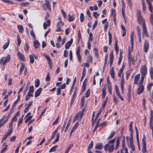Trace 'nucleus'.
<instances>
[{
  "label": "nucleus",
  "instance_id": "603ef678",
  "mask_svg": "<svg viewBox=\"0 0 153 153\" xmlns=\"http://www.w3.org/2000/svg\"><path fill=\"white\" fill-rule=\"evenodd\" d=\"M84 101H85V97L84 96H83L80 102V107H82L84 105Z\"/></svg>",
  "mask_w": 153,
  "mask_h": 153
},
{
  "label": "nucleus",
  "instance_id": "9b49d317",
  "mask_svg": "<svg viewBox=\"0 0 153 153\" xmlns=\"http://www.w3.org/2000/svg\"><path fill=\"white\" fill-rule=\"evenodd\" d=\"M84 108H83L81 111L77 113V120L80 121L82 119L84 115Z\"/></svg>",
  "mask_w": 153,
  "mask_h": 153
},
{
  "label": "nucleus",
  "instance_id": "c85d7f7f",
  "mask_svg": "<svg viewBox=\"0 0 153 153\" xmlns=\"http://www.w3.org/2000/svg\"><path fill=\"white\" fill-rule=\"evenodd\" d=\"M29 46L28 42H26L24 47V49L26 53H28L29 50Z\"/></svg>",
  "mask_w": 153,
  "mask_h": 153
},
{
  "label": "nucleus",
  "instance_id": "dca6fc26",
  "mask_svg": "<svg viewBox=\"0 0 153 153\" xmlns=\"http://www.w3.org/2000/svg\"><path fill=\"white\" fill-rule=\"evenodd\" d=\"M13 123H9L7 134H11L12 133L13 131Z\"/></svg>",
  "mask_w": 153,
  "mask_h": 153
},
{
  "label": "nucleus",
  "instance_id": "58836bf2",
  "mask_svg": "<svg viewBox=\"0 0 153 153\" xmlns=\"http://www.w3.org/2000/svg\"><path fill=\"white\" fill-rule=\"evenodd\" d=\"M6 116H3L0 119V124H2L3 126V124L6 122H5L6 120Z\"/></svg>",
  "mask_w": 153,
  "mask_h": 153
},
{
  "label": "nucleus",
  "instance_id": "a18cd8bd",
  "mask_svg": "<svg viewBox=\"0 0 153 153\" xmlns=\"http://www.w3.org/2000/svg\"><path fill=\"white\" fill-rule=\"evenodd\" d=\"M114 89L117 96L120 94V92L118 88V86L117 85H114Z\"/></svg>",
  "mask_w": 153,
  "mask_h": 153
},
{
  "label": "nucleus",
  "instance_id": "052dcab7",
  "mask_svg": "<svg viewBox=\"0 0 153 153\" xmlns=\"http://www.w3.org/2000/svg\"><path fill=\"white\" fill-rule=\"evenodd\" d=\"M40 85V80L39 79H36L35 81V87L36 88L38 87Z\"/></svg>",
  "mask_w": 153,
  "mask_h": 153
},
{
  "label": "nucleus",
  "instance_id": "0e129e2a",
  "mask_svg": "<svg viewBox=\"0 0 153 153\" xmlns=\"http://www.w3.org/2000/svg\"><path fill=\"white\" fill-rule=\"evenodd\" d=\"M107 123L106 121H103L99 125V126L105 127L107 125Z\"/></svg>",
  "mask_w": 153,
  "mask_h": 153
},
{
  "label": "nucleus",
  "instance_id": "5fc2aeb1",
  "mask_svg": "<svg viewBox=\"0 0 153 153\" xmlns=\"http://www.w3.org/2000/svg\"><path fill=\"white\" fill-rule=\"evenodd\" d=\"M150 75V78L152 79H153V68L151 67L149 70Z\"/></svg>",
  "mask_w": 153,
  "mask_h": 153
},
{
  "label": "nucleus",
  "instance_id": "39448f33",
  "mask_svg": "<svg viewBox=\"0 0 153 153\" xmlns=\"http://www.w3.org/2000/svg\"><path fill=\"white\" fill-rule=\"evenodd\" d=\"M45 3L43 4H42V7L45 10H48L51 12V9L49 1L48 0H45Z\"/></svg>",
  "mask_w": 153,
  "mask_h": 153
},
{
  "label": "nucleus",
  "instance_id": "13d9d810",
  "mask_svg": "<svg viewBox=\"0 0 153 153\" xmlns=\"http://www.w3.org/2000/svg\"><path fill=\"white\" fill-rule=\"evenodd\" d=\"M145 77V76H141L140 79V81H139V84L138 85H142V84L143 83Z\"/></svg>",
  "mask_w": 153,
  "mask_h": 153
},
{
  "label": "nucleus",
  "instance_id": "37998d69",
  "mask_svg": "<svg viewBox=\"0 0 153 153\" xmlns=\"http://www.w3.org/2000/svg\"><path fill=\"white\" fill-rule=\"evenodd\" d=\"M142 2V9L143 11L145 12L146 10V6L144 0H141Z\"/></svg>",
  "mask_w": 153,
  "mask_h": 153
},
{
  "label": "nucleus",
  "instance_id": "423d86ee",
  "mask_svg": "<svg viewBox=\"0 0 153 153\" xmlns=\"http://www.w3.org/2000/svg\"><path fill=\"white\" fill-rule=\"evenodd\" d=\"M140 71L141 76H145L147 74V68L145 65H143L141 66Z\"/></svg>",
  "mask_w": 153,
  "mask_h": 153
},
{
  "label": "nucleus",
  "instance_id": "2eb2a0df",
  "mask_svg": "<svg viewBox=\"0 0 153 153\" xmlns=\"http://www.w3.org/2000/svg\"><path fill=\"white\" fill-rule=\"evenodd\" d=\"M111 16H113V20L114 23L116 24V13L115 10L113 9H111Z\"/></svg>",
  "mask_w": 153,
  "mask_h": 153
},
{
  "label": "nucleus",
  "instance_id": "3c124183",
  "mask_svg": "<svg viewBox=\"0 0 153 153\" xmlns=\"http://www.w3.org/2000/svg\"><path fill=\"white\" fill-rule=\"evenodd\" d=\"M74 18L73 16H71V14H69L68 15V20L69 22H72L74 20Z\"/></svg>",
  "mask_w": 153,
  "mask_h": 153
},
{
  "label": "nucleus",
  "instance_id": "680f3d73",
  "mask_svg": "<svg viewBox=\"0 0 153 153\" xmlns=\"http://www.w3.org/2000/svg\"><path fill=\"white\" fill-rule=\"evenodd\" d=\"M71 120L70 119H69L68 121V123H67V124L66 126V127L65 128V132H66L68 129V128L69 127V126H70V124H71Z\"/></svg>",
  "mask_w": 153,
  "mask_h": 153
},
{
  "label": "nucleus",
  "instance_id": "6ab92c4d",
  "mask_svg": "<svg viewBox=\"0 0 153 153\" xmlns=\"http://www.w3.org/2000/svg\"><path fill=\"white\" fill-rule=\"evenodd\" d=\"M148 4L149 5V10L150 12L152 13L151 14H153V8L152 5V4L151 3V2L153 1H151V0H146Z\"/></svg>",
  "mask_w": 153,
  "mask_h": 153
},
{
  "label": "nucleus",
  "instance_id": "79ce46f5",
  "mask_svg": "<svg viewBox=\"0 0 153 153\" xmlns=\"http://www.w3.org/2000/svg\"><path fill=\"white\" fill-rule=\"evenodd\" d=\"M20 95H18L17 97V99L14 102L13 105V107H14L16 105L17 102L20 100Z\"/></svg>",
  "mask_w": 153,
  "mask_h": 153
},
{
  "label": "nucleus",
  "instance_id": "09e8293b",
  "mask_svg": "<svg viewBox=\"0 0 153 153\" xmlns=\"http://www.w3.org/2000/svg\"><path fill=\"white\" fill-rule=\"evenodd\" d=\"M94 54L95 56L98 58L99 57L98 52L97 49L96 48H94Z\"/></svg>",
  "mask_w": 153,
  "mask_h": 153
},
{
  "label": "nucleus",
  "instance_id": "20e7f679",
  "mask_svg": "<svg viewBox=\"0 0 153 153\" xmlns=\"http://www.w3.org/2000/svg\"><path fill=\"white\" fill-rule=\"evenodd\" d=\"M149 128L150 129L152 130V133L153 134V111L152 109L150 110Z\"/></svg>",
  "mask_w": 153,
  "mask_h": 153
},
{
  "label": "nucleus",
  "instance_id": "2f4dec72",
  "mask_svg": "<svg viewBox=\"0 0 153 153\" xmlns=\"http://www.w3.org/2000/svg\"><path fill=\"white\" fill-rule=\"evenodd\" d=\"M124 80L122 78L120 82V88L122 91V93L123 94L124 91Z\"/></svg>",
  "mask_w": 153,
  "mask_h": 153
},
{
  "label": "nucleus",
  "instance_id": "bb28decb",
  "mask_svg": "<svg viewBox=\"0 0 153 153\" xmlns=\"http://www.w3.org/2000/svg\"><path fill=\"white\" fill-rule=\"evenodd\" d=\"M140 76V74H137L134 77V83L135 84L137 85L138 83V82L139 80Z\"/></svg>",
  "mask_w": 153,
  "mask_h": 153
},
{
  "label": "nucleus",
  "instance_id": "1a4fd4ad",
  "mask_svg": "<svg viewBox=\"0 0 153 153\" xmlns=\"http://www.w3.org/2000/svg\"><path fill=\"white\" fill-rule=\"evenodd\" d=\"M149 45L148 41L147 39H145L143 45V50L145 53H147L148 51Z\"/></svg>",
  "mask_w": 153,
  "mask_h": 153
},
{
  "label": "nucleus",
  "instance_id": "6e6d98bb",
  "mask_svg": "<svg viewBox=\"0 0 153 153\" xmlns=\"http://www.w3.org/2000/svg\"><path fill=\"white\" fill-rule=\"evenodd\" d=\"M130 39V44L131 46L133 47L134 41V34L133 33L131 34Z\"/></svg>",
  "mask_w": 153,
  "mask_h": 153
},
{
  "label": "nucleus",
  "instance_id": "338daca9",
  "mask_svg": "<svg viewBox=\"0 0 153 153\" xmlns=\"http://www.w3.org/2000/svg\"><path fill=\"white\" fill-rule=\"evenodd\" d=\"M93 34L91 32L89 33V38L88 41H89V42L90 41H92L93 40Z\"/></svg>",
  "mask_w": 153,
  "mask_h": 153
},
{
  "label": "nucleus",
  "instance_id": "9d476101",
  "mask_svg": "<svg viewBox=\"0 0 153 153\" xmlns=\"http://www.w3.org/2000/svg\"><path fill=\"white\" fill-rule=\"evenodd\" d=\"M142 37L143 38V36H145L147 37H149V35L147 32L146 26V25L142 26Z\"/></svg>",
  "mask_w": 153,
  "mask_h": 153
},
{
  "label": "nucleus",
  "instance_id": "f257e3e1",
  "mask_svg": "<svg viewBox=\"0 0 153 153\" xmlns=\"http://www.w3.org/2000/svg\"><path fill=\"white\" fill-rule=\"evenodd\" d=\"M11 59L10 56L8 54L5 57L3 56L0 59V64H1L3 67L2 68V71L4 70L5 67L4 66L7 63L10 62Z\"/></svg>",
  "mask_w": 153,
  "mask_h": 153
},
{
  "label": "nucleus",
  "instance_id": "f03ea898",
  "mask_svg": "<svg viewBox=\"0 0 153 153\" xmlns=\"http://www.w3.org/2000/svg\"><path fill=\"white\" fill-rule=\"evenodd\" d=\"M133 134H131V137H126V140L128 147H130L132 151H134L135 150V147L133 143V139L132 138Z\"/></svg>",
  "mask_w": 153,
  "mask_h": 153
},
{
  "label": "nucleus",
  "instance_id": "ea45409f",
  "mask_svg": "<svg viewBox=\"0 0 153 153\" xmlns=\"http://www.w3.org/2000/svg\"><path fill=\"white\" fill-rule=\"evenodd\" d=\"M34 91V87L33 85L30 86L27 92V93H33Z\"/></svg>",
  "mask_w": 153,
  "mask_h": 153
},
{
  "label": "nucleus",
  "instance_id": "ddd939ff",
  "mask_svg": "<svg viewBox=\"0 0 153 153\" xmlns=\"http://www.w3.org/2000/svg\"><path fill=\"white\" fill-rule=\"evenodd\" d=\"M44 56L48 61V64L49 66V68L51 69H52V62L50 57L47 55H44Z\"/></svg>",
  "mask_w": 153,
  "mask_h": 153
},
{
  "label": "nucleus",
  "instance_id": "4c0bfd02",
  "mask_svg": "<svg viewBox=\"0 0 153 153\" xmlns=\"http://www.w3.org/2000/svg\"><path fill=\"white\" fill-rule=\"evenodd\" d=\"M76 77H75L74 78V81H73V84H72V85L71 87V88L70 90V94H71L72 93V90L73 89V88L74 86V85H75V83L76 82Z\"/></svg>",
  "mask_w": 153,
  "mask_h": 153
},
{
  "label": "nucleus",
  "instance_id": "864d4df0",
  "mask_svg": "<svg viewBox=\"0 0 153 153\" xmlns=\"http://www.w3.org/2000/svg\"><path fill=\"white\" fill-rule=\"evenodd\" d=\"M25 67V64L23 63H22L21 67L19 70V73L20 74H21L22 73V72L24 71Z\"/></svg>",
  "mask_w": 153,
  "mask_h": 153
},
{
  "label": "nucleus",
  "instance_id": "bf43d9fd",
  "mask_svg": "<svg viewBox=\"0 0 153 153\" xmlns=\"http://www.w3.org/2000/svg\"><path fill=\"white\" fill-rule=\"evenodd\" d=\"M10 43L9 40H8V42L5 43L3 46V48L4 49H6L8 47Z\"/></svg>",
  "mask_w": 153,
  "mask_h": 153
},
{
  "label": "nucleus",
  "instance_id": "7ed1b4c3",
  "mask_svg": "<svg viewBox=\"0 0 153 153\" xmlns=\"http://www.w3.org/2000/svg\"><path fill=\"white\" fill-rule=\"evenodd\" d=\"M104 149L105 151H108L110 153L112 152L114 149V145L113 144L107 143L104 146Z\"/></svg>",
  "mask_w": 153,
  "mask_h": 153
},
{
  "label": "nucleus",
  "instance_id": "f704fd0d",
  "mask_svg": "<svg viewBox=\"0 0 153 153\" xmlns=\"http://www.w3.org/2000/svg\"><path fill=\"white\" fill-rule=\"evenodd\" d=\"M34 47L35 48H38L39 47L40 44L37 40H35L33 42Z\"/></svg>",
  "mask_w": 153,
  "mask_h": 153
},
{
  "label": "nucleus",
  "instance_id": "774afa93",
  "mask_svg": "<svg viewBox=\"0 0 153 153\" xmlns=\"http://www.w3.org/2000/svg\"><path fill=\"white\" fill-rule=\"evenodd\" d=\"M146 100H145V98H143L142 102V105L144 108V110H145L146 108Z\"/></svg>",
  "mask_w": 153,
  "mask_h": 153
},
{
  "label": "nucleus",
  "instance_id": "412c9836",
  "mask_svg": "<svg viewBox=\"0 0 153 153\" xmlns=\"http://www.w3.org/2000/svg\"><path fill=\"white\" fill-rule=\"evenodd\" d=\"M128 61L129 64H131V62L133 65L135 64L134 57H133L131 55L128 56Z\"/></svg>",
  "mask_w": 153,
  "mask_h": 153
},
{
  "label": "nucleus",
  "instance_id": "4be33fe9",
  "mask_svg": "<svg viewBox=\"0 0 153 153\" xmlns=\"http://www.w3.org/2000/svg\"><path fill=\"white\" fill-rule=\"evenodd\" d=\"M17 55L20 60L23 62L25 61V57L24 56L22 53L19 52H18Z\"/></svg>",
  "mask_w": 153,
  "mask_h": 153
},
{
  "label": "nucleus",
  "instance_id": "0eeeda50",
  "mask_svg": "<svg viewBox=\"0 0 153 153\" xmlns=\"http://www.w3.org/2000/svg\"><path fill=\"white\" fill-rule=\"evenodd\" d=\"M131 84L129 85L128 89V92L127 94V100L128 102L129 103L131 101Z\"/></svg>",
  "mask_w": 153,
  "mask_h": 153
},
{
  "label": "nucleus",
  "instance_id": "69168bd1",
  "mask_svg": "<svg viewBox=\"0 0 153 153\" xmlns=\"http://www.w3.org/2000/svg\"><path fill=\"white\" fill-rule=\"evenodd\" d=\"M153 85V84L152 83H150L148 84L147 85V90L148 91H149L151 90V87Z\"/></svg>",
  "mask_w": 153,
  "mask_h": 153
},
{
  "label": "nucleus",
  "instance_id": "cd10ccee",
  "mask_svg": "<svg viewBox=\"0 0 153 153\" xmlns=\"http://www.w3.org/2000/svg\"><path fill=\"white\" fill-rule=\"evenodd\" d=\"M103 147V145L102 143H97L96 144L95 149L100 150L102 149Z\"/></svg>",
  "mask_w": 153,
  "mask_h": 153
},
{
  "label": "nucleus",
  "instance_id": "de8ad7c7",
  "mask_svg": "<svg viewBox=\"0 0 153 153\" xmlns=\"http://www.w3.org/2000/svg\"><path fill=\"white\" fill-rule=\"evenodd\" d=\"M57 147V145H55L53 146L50 149L49 151V152H55Z\"/></svg>",
  "mask_w": 153,
  "mask_h": 153
},
{
  "label": "nucleus",
  "instance_id": "8fccbe9b",
  "mask_svg": "<svg viewBox=\"0 0 153 153\" xmlns=\"http://www.w3.org/2000/svg\"><path fill=\"white\" fill-rule=\"evenodd\" d=\"M29 57L30 59V62L31 64H33L34 62V59L33 54L32 55L30 54L29 55Z\"/></svg>",
  "mask_w": 153,
  "mask_h": 153
},
{
  "label": "nucleus",
  "instance_id": "7c9ffc66",
  "mask_svg": "<svg viewBox=\"0 0 153 153\" xmlns=\"http://www.w3.org/2000/svg\"><path fill=\"white\" fill-rule=\"evenodd\" d=\"M110 74L111 75L112 77V78L114 79V80L115 81L116 80V79H114L115 78V73L114 71V70L113 67H112L111 68V69L110 71Z\"/></svg>",
  "mask_w": 153,
  "mask_h": 153
},
{
  "label": "nucleus",
  "instance_id": "72a5a7b5",
  "mask_svg": "<svg viewBox=\"0 0 153 153\" xmlns=\"http://www.w3.org/2000/svg\"><path fill=\"white\" fill-rule=\"evenodd\" d=\"M106 87L105 86L102 89V99H104L106 94Z\"/></svg>",
  "mask_w": 153,
  "mask_h": 153
},
{
  "label": "nucleus",
  "instance_id": "5701e85b",
  "mask_svg": "<svg viewBox=\"0 0 153 153\" xmlns=\"http://www.w3.org/2000/svg\"><path fill=\"white\" fill-rule=\"evenodd\" d=\"M142 149V151L143 153H147L146 151V142L143 140V139Z\"/></svg>",
  "mask_w": 153,
  "mask_h": 153
},
{
  "label": "nucleus",
  "instance_id": "e2e57ef3",
  "mask_svg": "<svg viewBox=\"0 0 153 153\" xmlns=\"http://www.w3.org/2000/svg\"><path fill=\"white\" fill-rule=\"evenodd\" d=\"M137 29L138 35H141V29L139 26L137 27Z\"/></svg>",
  "mask_w": 153,
  "mask_h": 153
},
{
  "label": "nucleus",
  "instance_id": "49530a36",
  "mask_svg": "<svg viewBox=\"0 0 153 153\" xmlns=\"http://www.w3.org/2000/svg\"><path fill=\"white\" fill-rule=\"evenodd\" d=\"M17 46H19L20 45L21 43V41L19 36V35L18 34L17 35Z\"/></svg>",
  "mask_w": 153,
  "mask_h": 153
},
{
  "label": "nucleus",
  "instance_id": "aec40b11",
  "mask_svg": "<svg viewBox=\"0 0 153 153\" xmlns=\"http://www.w3.org/2000/svg\"><path fill=\"white\" fill-rule=\"evenodd\" d=\"M113 59L114 56L113 55V51H112L111 52H110L109 54V63L110 67L112 66L113 62Z\"/></svg>",
  "mask_w": 153,
  "mask_h": 153
},
{
  "label": "nucleus",
  "instance_id": "e433bc0d",
  "mask_svg": "<svg viewBox=\"0 0 153 153\" xmlns=\"http://www.w3.org/2000/svg\"><path fill=\"white\" fill-rule=\"evenodd\" d=\"M108 38H109V42H108V44L109 45H110L112 42V35L111 34L110 31H108Z\"/></svg>",
  "mask_w": 153,
  "mask_h": 153
},
{
  "label": "nucleus",
  "instance_id": "4468645a",
  "mask_svg": "<svg viewBox=\"0 0 153 153\" xmlns=\"http://www.w3.org/2000/svg\"><path fill=\"white\" fill-rule=\"evenodd\" d=\"M137 18V21L140 25L142 24V26L146 25L145 20L142 16Z\"/></svg>",
  "mask_w": 153,
  "mask_h": 153
},
{
  "label": "nucleus",
  "instance_id": "b1692460",
  "mask_svg": "<svg viewBox=\"0 0 153 153\" xmlns=\"http://www.w3.org/2000/svg\"><path fill=\"white\" fill-rule=\"evenodd\" d=\"M94 112H93V115H92V120H91V121L92 122V125H93L94 124L96 121L97 120L98 118L99 117V116L100 115V114H99V113H97V114L96 116V117L95 118L94 120Z\"/></svg>",
  "mask_w": 153,
  "mask_h": 153
},
{
  "label": "nucleus",
  "instance_id": "f3484780",
  "mask_svg": "<svg viewBox=\"0 0 153 153\" xmlns=\"http://www.w3.org/2000/svg\"><path fill=\"white\" fill-rule=\"evenodd\" d=\"M75 88L76 89L74 91L72 95V97L71 99L70 105L71 106L72 104L74 103V101H75V99L76 98V87Z\"/></svg>",
  "mask_w": 153,
  "mask_h": 153
},
{
  "label": "nucleus",
  "instance_id": "f8f14e48",
  "mask_svg": "<svg viewBox=\"0 0 153 153\" xmlns=\"http://www.w3.org/2000/svg\"><path fill=\"white\" fill-rule=\"evenodd\" d=\"M137 90V93L138 94H142L144 90V86L143 85H138Z\"/></svg>",
  "mask_w": 153,
  "mask_h": 153
},
{
  "label": "nucleus",
  "instance_id": "a878e982",
  "mask_svg": "<svg viewBox=\"0 0 153 153\" xmlns=\"http://www.w3.org/2000/svg\"><path fill=\"white\" fill-rule=\"evenodd\" d=\"M42 88H39L35 92V97H39L41 94V93L42 91Z\"/></svg>",
  "mask_w": 153,
  "mask_h": 153
},
{
  "label": "nucleus",
  "instance_id": "4d7b16f0",
  "mask_svg": "<svg viewBox=\"0 0 153 153\" xmlns=\"http://www.w3.org/2000/svg\"><path fill=\"white\" fill-rule=\"evenodd\" d=\"M77 57L79 62H81V57L79 53V51L77 50Z\"/></svg>",
  "mask_w": 153,
  "mask_h": 153
},
{
  "label": "nucleus",
  "instance_id": "c9c22d12",
  "mask_svg": "<svg viewBox=\"0 0 153 153\" xmlns=\"http://www.w3.org/2000/svg\"><path fill=\"white\" fill-rule=\"evenodd\" d=\"M17 28L20 33H22L23 32V27L22 25H17Z\"/></svg>",
  "mask_w": 153,
  "mask_h": 153
},
{
  "label": "nucleus",
  "instance_id": "6e6552de",
  "mask_svg": "<svg viewBox=\"0 0 153 153\" xmlns=\"http://www.w3.org/2000/svg\"><path fill=\"white\" fill-rule=\"evenodd\" d=\"M107 88L109 93L111 95L112 94V85L111 82L109 80V76H108L107 78Z\"/></svg>",
  "mask_w": 153,
  "mask_h": 153
},
{
  "label": "nucleus",
  "instance_id": "a19ab883",
  "mask_svg": "<svg viewBox=\"0 0 153 153\" xmlns=\"http://www.w3.org/2000/svg\"><path fill=\"white\" fill-rule=\"evenodd\" d=\"M60 23H62V25L63 24V23L61 21H60V22H59L57 23V26L58 27H57V29L56 30V32H59L61 31V28L60 26H59V24Z\"/></svg>",
  "mask_w": 153,
  "mask_h": 153
},
{
  "label": "nucleus",
  "instance_id": "c03bdc74",
  "mask_svg": "<svg viewBox=\"0 0 153 153\" xmlns=\"http://www.w3.org/2000/svg\"><path fill=\"white\" fill-rule=\"evenodd\" d=\"M132 122L131 121L129 125V130L130 134H133V131L132 128Z\"/></svg>",
  "mask_w": 153,
  "mask_h": 153
},
{
  "label": "nucleus",
  "instance_id": "393cba45",
  "mask_svg": "<svg viewBox=\"0 0 153 153\" xmlns=\"http://www.w3.org/2000/svg\"><path fill=\"white\" fill-rule=\"evenodd\" d=\"M51 25V21L49 19H48L46 23L44 22L43 23V27L45 30L47 29V27Z\"/></svg>",
  "mask_w": 153,
  "mask_h": 153
},
{
  "label": "nucleus",
  "instance_id": "c756f323",
  "mask_svg": "<svg viewBox=\"0 0 153 153\" xmlns=\"http://www.w3.org/2000/svg\"><path fill=\"white\" fill-rule=\"evenodd\" d=\"M121 29H122V36H123L124 37L126 35V28H125V27H124V26L123 24L121 25Z\"/></svg>",
  "mask_w": 153,
  "mask_h": 153
},
{
  "label": "nucleus",
  "instance_id": "a211bd4d",
  "mask_svg": "<svg viewBox=\"0 0 153 153\" xmlns=\"http://www.w3.org/2000/svg\"><path fill=\"white\" fill-rule=\"evenodd\" d=\"M73 41V39L71 38L69 41L67 42L65 44V48L66 49H69L72 45Z\"/></svg>",
  "mask_w": 153,
  "mask_h": 153
},
{
  "label": "nucleus",
  "instance_id": "473e14b6",
  "mask_svg": "<svg viewBox=\"0 0 153 153\" xmlns=\"http://www.w3.org/2000/svg\"><path fill=\"white\" fill-rule=\"evenodd\" d=\"M115 45L114 48L115 51L119 50V47L118 46V39L116 36H114Z\"/></svg>",
  "mask_w": 153,
  "mask_h": 153
}]
</instances>
